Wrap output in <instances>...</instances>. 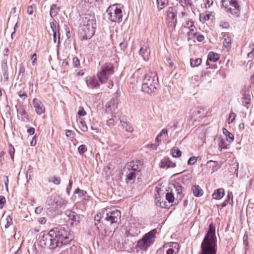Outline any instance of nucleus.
Here are the masks:
<instances>
[{
    "mask_svg": "<svg viewBox=\"0 0 254 254\" xmlns=\"http://www.w3.org/2000/svg\"><path fill=\"white\" fill-rule=\"evenodd\" d=\"M72 239V236L64 229L55 228L42 236L40 243L42 246L54 249L68 244Z\"/></svg>",
    "mask_w": 254,
    "mask_h": 254,
    "instance_id": "f257e3e1",
    "label": "nucleus"
},
{
    "mask_svg": "<svg viewBox=\"0 0 254 254\" xmlns=\"http://www.w3.org/2000/svg\"><path fill=\"white\" fill-rule=\"evenodd\" d=\"M143 70L139 68L132 75V78L136 80V83L142 79V90L147 94H151L155 91L158 85V77L155 72H149L142 76Z\"/></svg>",
    "mask_w": 254,
    "mask_h": 254,
    "instance_id": "f03ea898",
    "label": "nucleus"
},
{
    "mask_svg": "<svg viewBox=\"0 0 254 254\" xmlns=\"http://www.w3.org/2000/svg\"><path fill=\"white\" fill-rule=\"evenodd\" d=\"M216 247L215 228L212 224H210L208 231L201 243L200 254H216Z\"/></svg>",
    "mask_w": 254,
    "mask_h": 254,
    "instance_id": "7ed1b4c3",
    "label": "nucleus"
},
{
    "mask_svg": "<svg viewBox=\"0 0 254 254\" xmlns=\"http://www.w3.org/2000/svg\"><path fill=\"white\" fill-rule=\"evenodd\" d=\"M121 212L115 208H105L98 213L94 217L95 222H106L110 225L118 224L120 221Z\"/></svg>",
    "mask_w": 254,
    "mask_h": 254,
    "instance_id": "20e7f679",
    "label": "nucleus"
},
{
    "mask_svg": "<svg viewBox=\"0 0 254 254\" xmlns=\"http://www.w3.org/2000/svg\"><path fill=\"white\" fill-rule=\"evenodd\" d=\"M79 38L81 40L90 39L95 34L96 22L94 17L86 16L83 18L81 24Z\"/></svg>",
    "mask_w": 254,
    "mask_h": 254,
    "instance_id": "39448f33",
    "label": "nucleus"
},
{
    "mask_svg": "<svg viewBox=\"0 0 254 254\" xmlns=\"http://www.w3.org/2000/svg\"><path fill=\"white\" fill-rule=\"evenodd\" d=\"M156 233V230L154 229L146 234L142 239L138 241L135 246L136 251H146L154 243Z\"/></svg>",
    "mask_w": 254,
    "mask_h": 254,
    "instance_id": "423d86ee",
    "label": "nucleus"
},
{
    "mask_svg": "<svg viewBox=\"0 0 254 254\" xmlns=\"http://www.w3.org/2000/svg\"><path fill=\"white\" fill-rule=\"evenodd\" d=\"M106 16L113 22L121 21L123 18V11L121 5L116 4L110 5L106 10Z\"/></svg>",
    "mask_w": 254,
    "mask_h": 254,
    "instance_id": "0eeeda50",
    "label": "nucleus"
},
{
    "mask_svg": "<svg viewBox=\"0 0 254 254\" xmlns=\"http://www.w3.org/2000/svg\"><path fill=\"white\" fill-rule=\"evenodd\" d=\"M114 67L111 63L103 64L97 73V78L101 83L106 82L110 76L114 73Z\"/></svg>",
    "mask_w": 254,
    "mask_h": 254,
    "instance_id": "6e6552de",
    "label": "nucleus"
},
{
    "mask_svg": "<svg viewBox=\"0 0 254 254\" xmlns=\"http://www.w3.org/2000/svg\"><path fill=\"white\" fill-rule=\"evenodd\" d=\"M223 6L231 14L238 16L240 11V5L237 0H222Z\"/></svg>",
    "mask_w": 254,
    "mask_h": 254,
    "instance_id": "1a4fd4ad",
    "label": "nucleus"
},
{
    "mask_svg": "<svg viewBox=\"0 0 254 254\" xmlns=\"http://www.w3.org/2000/svg\"><path fill=\"white\" fill-rule=\"evenodd\" d=\"M163 249L164 252H166V254H178L179 251V245L177 243H167L164 245Z\"/></svg>",
    "mask_w": 254,
    "mask_h": 254,
    "instance_id": "9d476101",
    "label": "nucleus"
},
{
    "mask_svg": "<svg viewBox=\"0 0 254 254\" xmlns=\"http://www.w3.org/2000/svg\"><path fill=\"white\" fill-rule=\"evenodd\" d=\"M176 10L172 7L168 8L167 12V20L170 26L175 27L177 23Z\"/></svg>",
    "mask_w": 254,
    "mask_h": 254,
    "instance_id": "9b49d317",
    "label": "nucleus"
},
{
    "mask_svg": "<svg viewBox=\"0 0 254 254\" xmlns=\"http://www.w3.org/2000/svg\"><path fill=\"white\" fill-rule=\"evenodd\" d=\"M140 47L139 55L144 61H148L150 56V50L148 42L141 43Z\"/></svg>",
    "mask_w": 254,
    "mask_h": 254,
    "instance_id": "f8f14e48",
    "label": "nucleus"
},
{
    "mask_svg": "<svg viewBox=\"0 0 254 254\" xmlns=\"http://www.w3.org/2000/svg\"><path fill=\"white\" fill-rule=\"evenodd\" d=\"M64 213L69 218V219L71 221V225H77L80 222V216L75 212L67 210L65 211Z\"/></svg>",
    "mask_w": 254,
    "mask_h": 254,
    "instance_id": "ddd939ff",
    "label": "nucleus"
},
{
    "mask_svg": "<svg viewBox=\"0 0 254 254\" xmlns=\"http://www.w3.org/2000/svg\"><path fill=\"white\" fill-rule=\"evenodd\" d=\"M118 99L117 98H112L106 105V111L108 113H112L118 106Z\"/></svg>",
    "mask_w": 254,
    "mask_h": 254,
    "instance_id": "4468645a",
    "label": "nucleus"
},
{
    "mask_svg": "<svg viewBox=\"0 0 254 254\" xmlns=\"http://www.w3.org/2000/svg\"><path fill=\"white\" fill-rule=\"evenodd\" d=\"M33 104L35 111L38 115H41L45 112V108L40 100L34 98L33 100Z\"/></svg>",
    "mask_w": 254,
    "mask_h": 254,
    "instance_id": "2eb2a0df",
    "label": "nucleus"
},
{
    "mask_svg": "<svg viewBox=\"0 0 254 254\" xmlns=\"http://www.w3.org/2000/svg\"><path fill=\"white\" fill-rule=\"evenodd\" d=\"M95 224L98 231V235L101 240L105 239L107 236H109L107 230L102 226V224L98 222H95Z\"/></svg>",
    "mask_w": 254,
    "mask_h": 254,
    "instance_id": "dca6fc26",
    "label": "nucleus"
},
{
    "mask_svg": "<svg viewBox=\"0 0 254 254\" xmlns=\"http://www.w3.org/2000/svg\"><path fill=\"white\" fill-rule=\"evenodd\" d=\"M223 44L224 46L229 49L231 46V38L229 33L222 32L221 33Z\"/></svg>",
    "mask_w": 254,
    "mask_h": 254,
    "instance_id": "f3484780",
    "label": "nucleus"
},
{
    "mask_svg": "<svg viewBox=\"0 0 254 254\" xmlns=\"http://www.w3.org/2000/svg\"><path fill=\"white\" fill-rule=\"evenodd\" d=\"M159 166L163 168H174L176 166V164L171 162L168 158H164L161 160Z\"/></svg>",
    "mask_w": 254,
    "mask_h": 254,
    "instance_id": "a211bd4d",
    "label": "nucleus"
},
{
    "mask_svg": "<svg viewBox=\"0 0 254 254\" xmlns=\"http://www.w3.org/2000/svg\"><path fill=\"white\" fill-rule=\"evenodd\" d=\"M168 137V130L166 128H163L160 133L156 136L155 142H161L162 140H167Z\"/></svg>",
    "mask_w": 254,
    "mask_h": 254,
    "instance_id": "6ab92c4d",
    "label": "nucleus"
},
{
    "mask_svg": "<svg viewBox=\"0 0 254 254\" xmlns=\"http://www.w3.org/2000/svg\"><path fill=\"white\" fill-rule=\"evenodd\" d=\"M98 80V79H97L95 76H92L90 78L88 81H87V85L89 88L92 89L97 88L100 85Z\"/></svg>",
    "mask_w": 254,
    "mask_h": 254,
    "instance_id": "aec40b11",
    "label": "nucleus"
},
{
    "mask_svg": "<svg viewBox=\"0 0 254 254\" xmlns=\"http://www.w3.org/2000/svg\"><path fill=\"white\" fill-rule=\"evenodd\" d=\"M159 194L156 195L155 196V203L157 206H158L161 208H167L168 207V205L167 204L166 201H164V199L163 197H161Z\"/></svg>",
    "mask_w": 254,
    "mask_h": 254,
    "instance_id": "412c9836",
    "label": "nucleus"
},
{
    "mask_svg": "<svg viewBox=\"0 0 254 254\" xmlns=\"http://www.w3.org/2000/svg\"><path fill=\"white\" fill-rule=\"evenodd\" d=\"M124 171H126V180L127 181L133 180L135 179L136 174L135 172L132 170H130V169H129L126 167L124 168Z\"/></svg>",
    "mask_w": 254,
    "mask_h": 254,
    "instance_id": "4be33fe9",
    "label": "nucleus"
},
{
    "mask_svg": "<svg viewBox=\"0 0 254 254\" xmlns=\"http://www.w3.org/2000/svg\"><path fill=\"white\" fill-rule=\"evenodd\" d=\"M207 165L208 167L211 168V170L212 173L217 170L221 167V166L219 165L216 161L213 160H209L207 161Z\"/></svg>",
    "mask_w": 254,
    "mask_h": 254,
    "instance_id": "5701e85b",
    "label": "nucleus"
},
{
    "mask_svg": "<svg viewBox=\"0 0 254 254\" xmlns=\"http://www.w3.org/2000/svg\"><path fill=\"white\" fill-rule=\"evenodd\" d=\"M224 195V190L222 188L217 190L212 194L213 199L219 200Z\"/></svg>",
    "mask_w": 254,
    "mask_h": 254,
    "instance_id": "b1692460",
    "label": "nucleus"
},
{
    "mask_svg": "<svg viewBox=\"0 0 254 254\" xmlns=\"http://www.w3.org/2000/svg\"><path fill=\"white\" fill-rule=\"evenodd\" d=\"M126 167L129 169H130V170H132L134 172L139 171L141 168L140 166L138 165L136 162H130Z\"/></svg>",
    "mask_w": 254,
    "mask_h": 254,
    "instance_id": "393cba45",
    "label": "nucleus"
},
{
    "mask_svg": "<svg viewBox=\"0 0 254 254\" xmlns=\"http://www.w3.org/2000/svg\"><path fill=\"white\" fill-rule=\"evenodd\" d=\"M192 190L194 196H201L203 194V191L198 186H194L192 188Z\"/></svg>",
    "mask_w": 254,
    "mask_h": 254,
    "instance_id": "a878e982",
    "label": "nucleus"
},
{
    "mask_svg": "<svg viewBox=\"0 0 254 254\" xmlns=\"http://www.w3.org/2000/svg\"><path fill=\"white\" fill-rule=\"evenodd\" d=\"M223 133L226 136V139L229 142H232L234 139V135L226 128L223 129Z\"/></svg>",
    "mask_w": 254,
    "mask_h": 254,
    "instance_id": "bb28decb",
    "label": "nucleus"
},
{
    "mask_svg": "<svg viewBox=\"0 0 254 254\" xmlns=\"http://www.w3.org/2000/svg\"><path fill=\"white\" fill-rule=\"evenodd\" d=\"M243 104L244 106L246 107L248 109L249 108V105L251 102V96L249 94H244L243 97L242 99Z\"/></svg>",
    "mask_w": 254,
    "mask_h": 254,
    "instance_id": "cd10ccee",
    "label": "nucleus"
},
{
    "mask_svg": "<svg viewBox=\"0 0 254 254\" xmlns=\"http://www.w3.org/2000/svg\"><path fill=\"white\" fill-rule=\"evenodd\" d=\"M121 123L122 124V126L124 128H125L126 130L127 131L129 132H132L133 131V128L132 127V126L128 122H124V121H121Z\"/></svg>",
    "mask_w": 254,
    "mask_h": 254,
    "instance_id": "c85d7f7f",
    "label": "nucleus"
},
{
    "mask_svg": "<svg viewBox=\"0 0 254 254\" xmlns=\"http://www.w3.org/2000/svg\"><path fill=\"white\" fill-rule=\"evenodd\" d=\"M50 27L53 31V33L58 32V44L60 43V34L59 32V28L56 26V23L55 21H53L50 22Z\"/></svg>",
    "mask_w": 254,
    "mask_h": 254,
    "instance_id": "c756f323",
    "label": "nucleus"
},
{
    "mask_svg": "<svg viewBox=\"0 0 254 254\" xmlns=\"http://www.w3.org/2000/svg\"><path fill=\"white\" fill-rule=\"evenodd\" d=\"M60 9L56 5L53 4L51 6L50 14L52 17L55 16L58 13Z\"/></svg>",
    "mask_w": 254,
    "mask_h": 254,
    "instance_id": "7c9ffc66",
    "label": "nucleus"
},
{
    "mask_svg": "<svg viewBox=\"0 0 254 254\" xmlns=\"http://www.w3.org/2000/svg\"><path fill=\"white\" fill-rule=\"evenodd\" d=\"M219 58V55L217 53L210 52L208 55V60L211 61L216 62L218 60Z\"/></svg>",
    "mask_w": 254,
    "mask_h": 254,
    "instance_id": "2f4dec72",
    "label": "nucleus"
},
{
    "mask_svg": "<svg viewBox=\"0 0 254 254\" xmlns=\"http://www.w3.org/2000/svg\"><path fill=\"white\" fill-rule=\"evenodd\" d=\"M168 3V0H157V7L159 9H162Z\"/></svg>",
    "mask_w": 254,
    "mask_h": 254,
    "instance_id": "473e14b6",
    "label": "nucleus"
},
{
    "mask_svg": "<svg viewBox=\"0 0 254 254\" xmlns=\"http://www.w3.org/2000/svg\"><path fill=\"white\" fill-rule=\"evenodd\" d=\"M233 193L231 191H229L227 196V199L223 202V206H226L229 203V202L230 201V200H231L232 203H233Z\"/></svg>",
    "mask_w": 254,
    "mask_h": 254,
    "instance_id": "72a5a7b5",
    "label": "nucleus"
},
{
    "mask_svg": "<svg viewBox=\"0 0 254 254\" xmlns=\"http://www.w3.org/2000/svg\"><path fill=\"white\" fill-rule=\"evenodd\" d=\"M78 126H79V128H80V129L82 131H83L84 132L87 131V130H88L87 126L86 125L85 122L82 119H80V120H79V123H78Z\"/></svg>",
    "mask_w": 254,
    "mask_h": 254,
    "instance_id": "f704fd0d",
    "label": "nucleus"
},
{
    "mask_svg": "<svg viewBox=\"0 0 254 254\" xmlns=\"http://www.w3.org/2000/svg\"><path fill=\"white\" fill-rule=\"evenodd\" d=\"M175 190L177 193V198L179 200H181L183 197V195L182 194V188L181 186L177 185L176 186H175Z\"/></svg>",
    "mask_w": 254,
    "mask_h": 254,
    "instance_id": "c9c22d12",
    "label": "nucleus"
},
{
    "mask_svg": "<svg viewBox=\"0 0 254 254\" xmlns=\"http://www.w3.org/2000/svg\"><path fill=\"white\" fill-rule=\"evenodd\" d=\"M49 182L58 185L61 183V179L60 177L54 176L51 177L49 179Z\"/></svg>",
    "mask_w": 254,
    "mask_h": 254,
    "instance_id": "e433bc0d",
    "label": "nucleus"
},
{
    "mask_svg": "<svg viewBox=\"0 0 254 254\" xmlns=\"http://www.w3.org/2000/svg\"><path fill=\"white\" fill-rule=\"evenodd\" d=\"M171 154L173 157H180L182 155V152L177 148H173L171 150Z\"/></svg>",
    "mask_w": 254,
    "mask_h": 254,
    "instance_id": "4c0bfd02",
    "label": "nucleus"
},
{
    "mask_svg": "<svg viewBox=\"0 0 254 254\" xmlns=\"http://www.w3.org/2000/svg\"><path fill=\"white\" fill-rule=\"evenodd\" d=\"M201 59L200 58H198L196 59H195L194 60H190V66L192 67H194L198 66L199 65H200L201 63Z\"/></svg>",
    "mask_w": 254,
    "mask_h": 254,
    "instance_id": "58836bf2",
    "label": "nucleus"
},
{
    "mask_svg": "<svg viewBox=\"0 0 254 254\" xmlns=\"http://www.w3.org/2000/svg\"><path fill=\"white\" fill-rule=\"evenodd\" d=\"M196 28L195 27H193L192 28L189 29L187 32V35L189 38L190 39L192 36H196Z\"/></svg>",
    "mask_w": 254,
    "mask_h": 254,
    "instance_id": "ea45409f",
    "label": "nucleus"
},
{
    "mask_svg": "<svg viewBox=\"0 0 254 254\" xmlns=\"http://www.w3.org/2000/svg\"><path fill=\"white\" fill-rule=\"evenodd\" d=\"M211 15H212L211 13H206V14H204V13L201 14L200 15V20L202 22H204L206 20H208V19H209V18Z\"/></svg>",
    "mask_w": 254,
    "mask_h": 254,
    "instance_id": "a19ab883",
    "label": "nucleus"
},
{
    "mask_svg": "<svg viewBox=\"0 0 254 254\" xmlns=\"http://www.w3.org/2000/svg\"><path fill=\"white\" fill-rule=\"evenodd\" d=\"M204 112V110L202 109L198 108L196 109L194 112H193V114L194 116H197L200 115L198 116V118H202L205 116L204 113H203Z\"/></svg>",
    "mask_w": 254,
    "mask_h": 254,
    "instance_id": "79ce46f5",
    "label": "nucleus"
},
{
    "mask_svg": "<svg viewBox=\"0 0 254 254\" xmlns=\"http://www.w3.org/2000/svg\"><path fill=\"white\" fill-rule=\"evenodd\" d=\"M218 146L220 149H226L227 148L228 144L226 143V141L223 139H220L218 142Z\"/></svg>",
    "mask_w": 254,
    "mask_h": 254,
    "instance_id": "37998d69",
    "label": "nucleus"
},
{
    "mask_svg": "<svg viewBox=\"0 0 254 254\" xmlns=\"http://www.w3.org/2000/svg\"><path fill=\"white\" fill-rule=\"evenodd\" d=\"M165 197L166 200H167L169 203L173 202L175 199L174 195L171 192L166 193L165 194Z\"/></svg>",
    "mask_w": 254,
    "mask_h": 254,
    "instance_id": "c03bdc74",
    "label": "nucleus"
},
{
    "mask_svg": "<svg viewBox=\"0 0 254 254\" xmlns=\"http://www.w3.org/2000/svg\"><path fill=\"white\" fill-rule=\"evenodd\" d=\"M87 148L85 145H81L78 148V151L80 155L83 154L87 151Z\"/></svg>",
    "mask_w": 254,
    "mask_h": 254,
    "instance_id": "a18cd8bd",
    "label": "nucleus"
},
{
    "mask_svg": "<svg viewBox=\"0 0 254 254\" xmlns=\"http://www.w3.org/2000/svg\"><path fill=\"white\" fill-rule=\"evenodd\" d=\"M5 221H6V224H5V226H4L5 228H7L8 227H9L12 224V218L9 215H8L6 216V217L5 218Z\"/></svg>",
    "mask_w": 254,
    "mask_h": 254,
    "instance_id": "49530a36",
    "label": "nucleus"
},
{
    "mask_svg": "<svg viewBox=\"0 0 254 254\" xmlns=\"http://www.w3.org/2000/svg\"><path fill=\"white\" fill-rule=\"evenodd\" d=\"M236 117V115L233 112H230L229 117H228V124L232 123L235 119Z\"/></svg>",
    "mask_w": 254,
    "mask_h": 254,
    "instance_id": "de8ad7c7",
    "label": "nucleus"
},
{
    "mask_svg": "<svg viewBox=\"0 0 254 254\" xmlns=\"http://www.w3.org/2000/svg\"><path fill=\"white\" fill-rule=\"evenodd\" d=\"M8 152L11 159H13L15 149L14 147L11 144H9L8 146Z\"/></svg>",
    "mask_w": 254,
    "mask_h": 254,
    "instance_id": "09e8293b",
    "label": "nucleus"
},
{
    "mask_svg": "<svg viewBox=\"0 0 254 254\" xmlns=\"http://www.w3.org/2000/svg\"><path fill=\"white\" fill-rule=\"evenodd\" d=\"M197 160V157L195 156H192L189 158L188 161V164L189 165H192L195 164Z\"/></svg>",
    "mask_w": 254,
    "mask_h": 254,
    "instance_id": "8fccbe9b",
    "label": "nucleus"
},
{
    "mask_svg": "<svg viewBox=\"0 0 254 254\" xmlns=\"http://www.w3.org/2000/svg\"><path fill=\"white\" fill-rule=\"evenodd\" d=\"M57 205L63 206L66 205L67 203V201L63 198L59 197L57 201Z\"/></svg>",
    "mask_w": 254,
    "mask_h": 254,
    "instance_id": "3c124183",
    "label": "nucleus"
},
{
    "mask_svg": "<svg viewBox=\"0 0 254 254\" xmlns=\"http://www.w3.org/2000/svg\"><path fill=\"white\" fill-rule=\"evenodd\" d=\"M185 28H188L189 30L192 28L193 27H195L194 23L192 21H187L185 25Z\"/></svg>",
    "mask_w": 254,
    "mask_h": 254,
    "instance_id": "603ef678",
    "label": "nucleus"
},
{
    "mask_svg": "<svg viewBox=\"0 0 254 254\" xmlns=\"http://www.w3.org/2000/svg\"><path fill=\"white\" fill-rule=\"evenodd\" d=\"M74 193H78L79 196H83L86 195V192L78 188L74 191Z\"/></svg>",
    "mask_w": 254,
    "mask_h": 254,
    "instance_id": "864d4df0",
    "label": "nucleus"
},
{
    "mask_svg": "<svg viewBox=\"0 0 254 254\" xmlns=\"http://www.w3.org/2000/svg\"><path fill=\"white\" fill-rule=\"evenodd\" d=\"M219 26L222 28L227 29L229 27V23L227 21H221L219 24Z\"/></svg>",
    "mask_w": 254,
    "mask_h": 254,
    "instance_id": "5fc2aeb1",
    "label": "nucleus"
},
{
    "mask_svg": "<svg viewBox=\"0 0 254 254\" xmlns=\"http://www.w3.org/2000/svg\"><path fill=\"white\" fill-rule=\"evenodd\" d=\"M86 114V112L84 111L83 108L81 106L79 107L78 111V115L79 116H84Z\"/></svg>",
    "mask_w": 254,
    "mask_h": 254,
    "instance_id": "6e6d98bb",
    "label": "nucleus"
},
{
    "mask_svg": "<svg viewBox=\"0 0 254 254\" xmlns=\"http://www.w3.org/2000/svg\"><path fill=\"white\" fill-rule=\"evenodd\" d=\"M30 60L31 61L32 64L33 65H35L37 60V55L35 53L32 55Z\"/></svg>",
    "mask_w": 254,
    "mask_h": 254,
    "instance_id": "4d7b16f0",
    "label": "nucleus"
},
{
    "mask_svg": "<svg viewBox=\"0 0 254 254\" xmlns=\"http://www.w3.org/2000/svg\"><path fill=\"white\" fill-rule=\"evenodd\" d=\"M117 123L114 119H110L107 121V125L108 126H114Z\"/></svg>",
    "mask_w": 254,
    "mask_h": 254,
    "instance_id": "13d9d810",
    "label": "nucleus"
},
{
    "mask_svg": "<svg viewBox=\"0 0 254 254\" xmlns=\"http://www.w3.org/2000/svg\"><path fill=\"white\" fill-rule=\"evenodd\" d=\"M72 64L74 67H77L80 64L79 60L77 57H74L72 59Z\"/></svg>",
    "mask_w": 254,
    "mask_h": 254,
    "instance_id": "bf43d9fd",
    "label": "nucleus"
},
{
    "mask_svg": "<svg viewBox=\"0 0 254 254\" xmlns=\"http://www.w3.org/2000/svg\"><path fill=\"white\" fill-rule=\"evenodd\" d=\"M65 135L67 137H73L74 133L70 130H67L65 132Z\"/></svg>",
    "mask_w": 254,
    "mask_h": 254,
    "instance_id": "052dcab7",
    "label": "nucleus"
},
{
    "mask_svg": "<svg viewBox=\"0 0 254 254\" xmlns=\"http://www.w3.org/2000/svg\"><path fill=\"white\" fill-rule=\"evenodd\" d=\"M27 13L29 15H31L33 14V8L32 5H29L28 6L27 9Z\"/></svg>",
    "mask_w": 254,
    "mask_h": 254,
    "instance_id": "680f3d73",
    "label": "nucleus"
},
{
    "mask_svg": "<svg viewBox=\"0 0 254 254\" xmlns=\"http://www.w3.org/2000/svg\"><path fill=\"white\" fill-rule=\"evenodd\" d=\"M18 96L21 98H25L27 97V95L26 93L23 91H19L18 93Z\"/></svg>",
    "mask_w": 254,
    "mask_h": 254,
    "instance_id": "e2e57ef3",
    "label": "nucleus"
},
{
    "mask_svg": "<svg viewBox=\"0 0 254 254\" xmlns=\"http://www.w3.org/2000/svg\"><path fill=\"white\" fill-rule=\"evenodd\" d=\"M47 220L45 217H41L38 219V222L41 224H45L46 223Z\"/></svg>",
    "mask_w": 254,
    "mask_h": 254,
    "instance_id": "0e129e2a",
    "label": "nucleus"
},
{
    "mask_svg": "<svg viewBox=\"0 0 254 254\" xmlns=\"http://www.w3.org/2000/svg\"><path fill=\"white\" fill-rule=\"evenodd\" d=\"M25 67H24V66L21 64L20 65L19 74L20 75L21 74H22L23 75L25 73Z\"/></svg>",
    "mask_w": 254,
    "mask_h": 254,
    "instance_id": "69168bd1",
    "label": "nucleus"
},
{
    "mask_svg": "<svg viewBox=\"0 0 254 254\" xmlns=\"http://www.w3.org/2000/svg\"><path fill=\"white\" fill-rule=\"evenodd\" d=\"M160 142H155V144H152L150 145V148L153 150H156Z\"/></svg>",
    "mask_w": 254,
    "mask_h": 254,
    "instance_id": "338daca9",
    "label": "nucleus"
},
{
    "mask_svg": "<svg viewBox=\"0 0 254 254\" xmlns=\"http://www.w3.org/2000/svg\"><path fill=\"white\" fill-rule=\"evenodd\" d=\"M196 38V39L199 42H202L204 40V36L202 35H197L195 36Z\"/></svg>",
    "mask_w": 254,
    "mask_h": 254,
    "instance_id": "774afa93",
    "label": "nucleus"
}]
</instances>
